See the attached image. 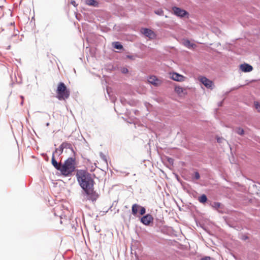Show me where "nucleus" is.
I'll list each match as a JSON object with an SVG mask.
<instances>
[{"label": "nucleus", "instance_id": "f257e3e1", "mask_svg": "<svg viewBox=\"0 0 260 260\" xmlns=\"http://www.w3.org/2000/svg\"><path fill=\"white\" fill-rule=\"evenodd\" d=\"M76 176L82 188L88 196V199L95 201L99 194L93 189L94 181L91 175L84 170H78Z\"/></svg>", "mask_w": 260, "mask_h": 260}, {"label": "nucleus", "instance_id": "f03ea898", "mask_svg": "<svg viewBox=\"0 0 260 260\" xmlns=\"http://www.w3.org/2000/svg\"><path fill=\"white\" fill-rule=\"evenodd\" d=\"M75 169V160L72 157L67 159L63 165H61L60 170L61 174L66 176L71 174Z\"/></svg>", "mask_w": 260, "mask_h": 260}, {"label": "nucleus", "instance_id": "7ed1b4c3", "mask_svg": "<svg viewBox=\"0 0 260 260\" xmlns=\"http://www.w3.org/2000/svg\"><path fill=\"white\" fill-rule=\"evenodd\" d=\"M56 98L60 101L66 100L70 95V91L63 82L58 84L56 90Z\"/></svg>", "mask_w": 260, "mask_h": 260}, {"label": "nucleus", "instance_id": "20e7f679", "mask_svg": "<svg viewBox=\"0 0 260 260\" xmlns=\"http://www.w3.org/2000/svg\"><path fill=\"white\" fill-rule=\"evenodd\" d=\"M141 32L146 37L149 38L150 39H154L156 37V35L155 34V33L153 30L148 28H141Z\"/></svg>", "mask_w": 260, "mask_h": 260}, {"label": "nucleus", "instance_id": "39448f33", "mask_svg": "<svg viewBox=\"0 0 260 260\" xmlns=\"http://www.w3.org/2000/svg\"><path fill=\"white\" fill-rule=\"evenodd\" d=\"M199 80L208 88H212L213 83L205 77L201 76L199 77Z\"/></svg>", "mask_w": 260, "mask_h": 260}, {"label": "nucleus", "instance_id": "423d86ee", "mask_svg": "<svg viewBox=\"0 0 260 260\" xmlns=\"http://www.w3.org/2000/svg\"><path fill=\"white\" fill-rule=\"evenodd\" d=\"M172 10L175 15L180 17H183L188 14L185 10L177 7H173Z\"/></svg>", "mask_w": 260, "mask_h": 260}, {"label": "nucleus", "instance_id": "0eeeda50", "mask_svg": "<svg viewBox=\"0 0 260 260\" xmlns=\"http://www.w3.org/2000/svg\"><path fill=\"white\" fill-rule=\"evenodd\" d=\"M170 77L172 80L178 81V82H182L184 81L185 79V77L181 75L178 73L173 72L170 73Z\"/></svg>", "mask_w": 260, "mask_h": 260}, {"label": "nucleus", "instance_id": "6e6552de", "mask_svg": "<svg viewBox=\"0 0 260 260\" xmlns=\"http://www.w3.org/2000/svg\"><path fill=\"white\" fill-rule=\"evenodd\" d=\"M153 218L151 215L148 214L145 216H144L141 218V221L144 224L148 225L150 223L152 222Z\"/></svg>", "mask_w": 260, "mask_h": 260}, {"label": "nucleus", "instance_id": "1a4fd4ad", "mask_svg": "<svg viewBox=\"0 0 260 260\" xmlns=\"http://www.w3.org/2000/svg\"><path fill=\"white\" fill-rule=\"evenodd\" d=\"M148 81L149 83L155 86L160 85L162 82L155 76H151L149 77Z\"/></svg>", "mask_w": 260, "mask_h": 260}, {"label": "nucleus", "instance_id": "9d476101", "mask_svg": "<svg viewBox=\"0 0 260 260\" xmlns=\"http://www.w3.org/2000/svg\"><path fill=\"white\" fill-rule=\"evenodd\" d=\"M239 69L243 72H250L253 70V67L246 63L240 64Z\"/></svg>", "mask_w": 260, "mask_h": 260}, {"label": "nucleus", "instance_id": "9b49d317", "mask_svg": "<svg viewBox=\"0 0 260 260\" xmlns=\"http://www.w3.org/2000/svg\"><path fill=\"white\" fill-rule=\"evenodd\" d=\"M51 163L52 165L54 167L55 169L58 170H60V168L61 167V165L60 164H58L57 161L55 159L54 155H53L51 158Z\"/></svg>", "mask_w": 260, "mask_h": 260}, {"label": "nucleus", "instance_id": "f8f14e48", "mask_svg": "<svg viewBox=\"0 0 260 260\" xmlns=\"http://www.w3.org/2000/svg\"><path fill=\"white\" fill-rule=\"evenodd\" d=\"M140 208H141V206L137 204H134L132 207V213L133 215L136 216L139 210H140Z\"/></svg>", "mask_w": 260, "mask_h": 260}, {"label": "nucleus", "instance_id": "ddd939ff", "mask_svg": "<svg viewBox=\"0 0 260 260\" xmlns=\"http://www.w3.org/2000/svg\"><path fill=\"white\" fill-rule=\"evenodd\" d=\"M183 45L188 48H194L196 47V45L193 43H191L188 40H185L183 43Z\"/></svg>", "mask_w": 260, "mask_h": 260}, {"label": "nucleus", "instance_id": "4468645a", "mask_svg": "<svg viewBox=\"0 0 260 260\" xmlns=\"http://www.w3.org/2000/svg\"><path fill=\"white\" fill-rule=\"evenodd\" d=\"M60 149L62 151L64 148H71L72 145L68 142H63L59 147Z\"/></svg>", "mask_w": 260, "mask_h": 260}, {"label": "nucleus", "instance_id": "2eb2a0df", "mask_svg": "<svg viewBox=\"0 0 260 260\" xmlns=\"http://www.w3.org/2000/svg\"><path fill=\"white\" fill-rule=\"evenodd\" d=\"M184 90V89L180 86H176L175 88V92L180 95L183 93Z\"/></svg>", "mask_w": 260, "mask_h": 260}, {"label": "nucleus", "instance_id": "dca6fc26", "mask_svg": "<svg viewBox=\"0 0 260 260\" xmlns=\"http://www.w3.org/2000/svg\"><path fill=\"white\" fill-rule=\"evenodd\" d=\"M198 200L201 203H205L207 201V198L205 194H202L199 198Z\"/></svg>", "mask_w": 260, "mask_h": 260}, {"label": "nucleus", "instance_id": "f3484780", "mask_svg": "<svg viewBox=\"0 0 260 260\" xmlns=\"http://www.w3.org/2000/svg\"><path fill=\"white\" fill-rule=\"evenodd\" d=\"M254 106L256 111L260 113V102L258 101H254L253 103Z\"/></svg>", "mask_w": 260, "mask_h": 260}, {"label": "nucleus", "instance_id": "a211bd4d", "mask_svg": "<svg viewBox=\"0 0 260 260\" xmlns=\"http://www.w3.org/2000/svg\"><path fill=\"white\" fill-rule=\"evenodd\" d=\"M235 131L239 135L243 136L244 134V131L241 127H236L235 128Z\"/></svg>", "mask_w": 260, "mask_h": 260}, {"label": "nucleus", "instance_id": "6ab92c4d", "mask_svg": "<svg viewBox=\"0 0 260 260\" xmlns=\"http://www.w3.org/2000/svg\"><path fill=\"white\" fill-rule=\"evenodd\" d=\"M86 4L89 6H96L98 3L94 0H86Z\"/></svg>", "mask_w": 260, "mask_h": 260}, {"label": "nucleus", "instance_id": "aec40b11", "mask_svg": "<svg viewBox=\"0 0 260 260\" xmlns=\"http://www.w3.org/2000/svg\"><path fill=\"white\" fill-rule=\"evenodd\" d=\"M113 45L115 48L117 49H121L123 48L122 46L118 42H114Z\"/></svg>", "mask_w": 260, "mask_h": 260}, {"label": "nucleus", "instance_id": "412c9836", "mask_svg": "<svg viewBox=\"0 0 260 260\" xmlns=\"http://www.w3.org/2000/svg\"><path fill=\"white\" fill-rule=\"evenodd\" d=\"M212 207L217 209L220 207V203L218 202H214L212 205Z\"/></svg>", "mask_w": 260, "mask_h": 260}, {"label": "nucleus", "instance_id": "4be33fe9", "mask_svg": "<svg viewBox=\"0 0 260 260\" xmlns=\"http://www.w3.org/2000/svg\"><path fill=\"white\" fill-rule=\"evenodd\" d=\"M146 212V209L144 207L141 206V208H140V214L141 215H144Z\"/></svg>", "mask_w": 260, "mask_h": 260}, {"label": "nucleus", "instance_id": "5701e85b", "mask_svg": "<svg viewBox=\"0 0 260 260\" xmlns=\"http://www.w3.org/2000/svg\"><path fill=\"white\" fill-rule=\"evenodd\" d=\"M194 177L197 180L199 179L200 178V175L198 172H195Z\"/></svg>", "mask_w": 260, "mask_h": 260}, {"label": "nucleus", "instance_id": "b1692460", "mask_svg": "<svg viewBox=\"0 0 260 260\" xmlns=\"http://www.w3.org/2000/svg\"><path fill=\"white\" fill-rule=\"evenodd\" d=\"M201 260H212V258L209 256H205L202 258Z\"/></svg>", "mask_w": 260, "mask_h": 260}, {"label": "nucleus", "instance_id": "393cba45", "mask_svg": "<svg viewBox=\"0 0 260 260\" xmlns=\"http://www.w3.org/2000/svg\"><path fill=\"white\" fill-rule=\"evenodd\" d=\"M122 72L123 73H127L128 72V70L126 68H123L122 70Z\"/></svg>", "mask_w": 260, "mask_h": 260}, {"label": "nucleus", "instance_id": "a878e982", "mask_svg": "<svg viewBox=\"0 0 260 260\" xmlns=\"http://www.w3.org/2000/svg\"><path fill=\"white\" fill-rule=\"evenodd\" d=\"M155 13L158 15H162L163 14V11L162 10H160V11H158L157 12Z\"/></svg>", "mask_w": 260, "mask_h": 260}, {"label": "nucleus", "instance_id": "bb28decb", "mask_svg": "<svg viewBox=\"0 0 260 260\" xmlns=\"http://www.w3.org/2000/svg\"><path fill=\"white\" fill-rule=\"evenodd\" d=\"M72 4L74 6H76V3H75V1L72 2Z\"/></svg>", "mask_w": 260, "mask_h": 260}, {"label": "nucleus", "instance_id": "cd10ccee", "mask_svg": "<svg viewBox=\"0 0 260 260\" xmlns=\"http://www.w3.org/2000/svg\"><path fill=\"white\" fill-rule=\"evenodd\" d=\"M217 142H220V140H219V139H217Z\"/></svg>", "mask_w": 260, "mask_h": 260}]
</instances>
